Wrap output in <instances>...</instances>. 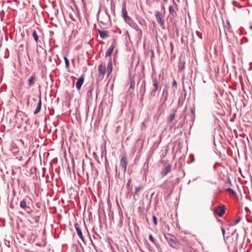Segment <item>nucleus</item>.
<instances>
[{"instance_id":"473e14b6","label":"nucleus","mask_w":252,"mask_h":252,"mask_svg":"<svg viewBox=\"0 0 252 252\" xmlns=\"http://www.w3.org/2000/svg\"><path fill=\"white\" fill-rule=\"evenodd\" d=\"M221 231L223 234V236H224V234H225V230L223 227H221Z\"/></svg>"},{"instance_id":"7c9ffc66","label":"nucleus","mask_w":252,"mask_h":252,"mask_svg":"<svg viewBox=\"0 0 252 252\" xmlns=\"http://www.w3.org/2000/svg\"><path fill=\"white\" fill-rule=\"evenodd\" d=\"M241 220V218L240 217H238L236 219V220H235V222L234 223L235 224H237Z\"/></svg>"},{"instance_id":"79ce46f5","label":"nucleus","mask_w":252,"mask_h":252,"mask_svg":"<svg viewBox=\"0 0 252 252\" xmlns=\"http://www.w3.org/2000/svg\"><path fill=\"white\" fill-rule=\"evenodd\" d=\"M71 19H72V20L75 21V20H74V19H73V17H71Z\"/></svg>"},{"instance_id":"c85d7f7f","label":"nucleus","mask_w":252,"mask_h":252,"mask_svg":"<svg viewBox=\"0 0 252 252\" xmlns=\"http://www.w3.org/2000/svg\"><path fill=\"white\" fill-rule=\"evenodd\" d=\"M93 89H90L87 93L88 96H91L93 92Z\"/></svg>"},{"instance_id":"ea45409f","label":"nucleus","mask_w":252,"mask_h":252,"mask_svg":"<svg viewBox=\"0 0 252 252\" xmlns=\"http://www.w3.org/2000/svg\"><path fill=\"white\" fill-rule=\"evenodd\" d=\"M235 3H237L236 1H233V3L234 5H235Z\"/></svg>"},{"instance_id":"4c0bfd02","label":"nucleus","mask_w":252,"mask_h":252,"mask_svg":"<svg viewBox=\"0 0 252 252\" xmlns=\"http://www.w3.org/2000/svg\"><path fill=\"white\" fill-rule=\"evenodd\" d=\"M161 8L165 10V8L163 5H161Z\"/></svg>"},{"instance_id":"2f4dec72","label":"nucleus","mask_w":252,"mask_h":252,"mask_svg":"<svg viewBox=\"0 0 252 252\" xmlns=\"http://www.w3.org/2000/svg\"><path fill=\"white\" fill-rule=\"evenodd\" d=\"M46 169L44 167L42 168V176L44 177L45 176V172Z\"/></svg>"},{"instance_id":"bb28decb","label":"nucleus","mask_w":252,"mask_h":252,"mask_svg":"<svg viewBox=\"0 0 252 252\" xmlns=\"http://www.w3.org/2000/svg\"><path fill=\"white\" fill-rule=\"evenodd\" d=\"M125 22L128 24H129L130 23H131L132 22V19L131 18L129 17V16H128L125 20Z\"/></svg>"},{"instance_id":"412c9836","label":"nucleus","mask_w":252,"mask_h":252,"mask_svg":"<svg viewBox=\"0 0 252 252\" xmlns=\"http://www.w3.org/2000/svg\"><path fill=\"white\" fill-rule=\"evenodd\" d=\"M141 188H142V187L141 186L136 187L135 189L134 195H135V194H137L138 192H139L140 190H141Z\"/></svg>"},{"instance_id":"f3484780","label":"nucleus","mask_w":252,"mask_h":252,"mask_svg":"<svg viewBox=\"0 0 252 252\" xmlns=\"http://www.w3.org/2000/svg\"><path fill=\"white\" fill-rule=\"evenodd\" d=\"M129 83H130V86H129V90L130 89L133 90L134 86H135V81H134L133 78H130Z\"/></svg>"},{"instance_id":"f704fd0d","label":"nucleus","mask_w":252,"mask_h":252,"mask_svg":"<svg viewBox=\"0 0 252 252\" xmlns=\"http://www.w3.org/2000/svg\"><path fill=\"white\" fill-rule=\"evenodd\" d=\"M173 3L175 4L176 6L177 7V4H176V2L174 0H172Z\"/></svg>"},{"instance_id":"c756f323","label":"nucleus","mask_w":252,"mask_h":252,"mask_svg":"<svg viewBox=\"0 0 252 252\" xmlns=\"http://www.w3.org/2000/svg\"><path fill=\"white\" fill-rule=\"evenodd\" d=\"M172 86L174 87H177V82H176V80L175 79L173 80V81L172 82Z\"/></svg>"},{"instance_id":"39448f33","label":"nucleus","mask_w":252,"mask_h":252,"mask_svg":"<svg viewBox=\"0 0 252 252\" xmlns=\"http://www.w3.org/2000/svg\"><path fill=\"white\" fill-rule=\"evenodd\" d=\"M155 16L158 23L160 26L163 25L164 24V20L162 19L163 16L162 13L158 11H157L155 13Z\"/></svg>"},{"instance_id":"f03ea898","label":"nucleus","mask_w":252,"mask_h":252,"mask_svg":"<svg viewBox=\"0 0 252 252\" xmlns=\"http://www.w3.org/2000/svg\"><path fill=\"white\" fill-rule=\"evenodd\" d=\"M165 239L168 243L170 246L174 247V245H177L179 244L178 242L176 240L174 236L167 234L164 236Z\"/></svg>"},{"instance_id":"4468645a","label":"nucleus","mask_w":252,"mask_h":252,"mask_svg":"<svg viewBox=\"0 0 252 252\" xmlns=\"http://www.w3.org/2000/svg\"><path fill=\"white\" fill-rule=\"evenodd\" d=\"M41 98L40 97V99L38 101L36 108L34 111V114H35V115L37 114L38 112H39V111L41 110Z\"/></svg>"},{"instance_id":"58836bf2","label":"nucleus","mask_w":252,"mask_h":252,"mask_svg":"<svg viewBox=\"0 0 252 252\" xmlns=\"http://www.w3.org/2000/svg\"><path fill=\"white\" fill-rule=\"evenodd\" d=\"M15 174V172L14 171V170H12V175H14Z\"/></svg>"},{"instance_id":"a211bd4d","label":"nucleus","mask_w":252,"mask_h":252,"mask_svg":"<svg viewBox=\"0 0 252 252\" xmlns=\"http://www.w3.org/2000/svg\"><path fill=\"white\" fill-rule=\"evenodd\" d=\"M122 14H123V17L124 16H126V15H127V11H126V5L125 3L123 4Z\"/></svg>"},{"instance_id":"393cba45","label":"nucleus","mask_w":252,"mask_h":252,"mask_svg":"<svg viewBox=\"0 0 252 252\" xmlns=\"http://www.w3.org/2000/svg\"><path fill=\"white\" fill-rule=\"evenodd\" d=\"M149 238L150 241L152 242L153 243H155V239L154 238L152 234H150L149 236Z\"/></svg>"},{"instance_id":"cd10ccee","label":"nucleus","mask_w":252,"mask_h":252,"mask_svg":"<svg viewBox=\"0 0 252 252\" xmlns=\"http://www.w3.org/2000/svg\"><path fill=\"white\" fill-rule=\"evenodd\" d=\"M152 219H153V222H154V224L157 225L158 223L157 217L154 215L152 217Z\"/></svg>"},{"instance_id":"a19ab883","label":"nucleus","mask_w":252,"mask_h":252,"mask_svg":"<svg viewBox=\"0 0 252 252\" xmlns=\"http://www.w3.org/2000/svg\"><path fill=\"white\" fill-rule=\"evenodd\" d=\"M164 2H167L168 0H163Z\"/></svg>"},{"instance_id":"9b49d317","label":"nucleus","mask_w":252,"mask_h":252,"mask_svg":"<svg viewBox=\"0 0 252 252\" xmlns=\"http://www.w3.org/2000/svg\"><path fill=\"white\" fill-rule=\"evenodd\" d=\"M98 32L101 38L102 39H104L109 36V33L107 31L98 30Z\"/></svg>"},{"instance_id":"423d86ee","label":"nucleus","mask_w":252,"mask_h":252,"mask_svg":"<svg viewBox=\"0 0 252 252\" xmlns=\"http://www.w3.org/2000/svg\"><path fill=\"white\" fill-rule=\"evenodd\" d=\"M127 161L126 156H124L120 160V166L122 168L124 172H126Z\"/></svg>"},{"instance_id":"37998d69","label":"nucleus","mask_w":252,"mask_h":252,"mask_svg":"<svg viewBox=\"0 0 252 252\" xmlns=\"http://www.w3.org/2000/svg\"><path fill=\"white\" fill-rule=\"evenodd\" d=\"M145 89H144V91L143 92V94H145Z\"/></svg>"},{"instance_id":"6e6552de","label":"nucleus","mask_w":252,"mask_h":252,"mask_svg":"<svg viewBox=\"0 0 252 252\" xmlns=\"http://www.w3.org/2000/svg\"><path fill=\"white\" fill-rule=\"evenodd\" d=\"M215 213L219 217L222 216L225 212V207L224 205L219 206L215 211Z\"/></svg>"},{"instance_id":"4be33fe9","label":"nucleus","mask_w":252,"mask_h":252,"mask_svg":"<svg viewBox=\"0 0 252 252\" xmlns=\"http://www.w3.org/2000/svg\"><path fill=\"white\" fill-rule=\"evenodd\" d=\"M63 58H64V61H65V66L67 68V67H68V66L69 65V61H68V60L67 59V57L66 56H64Z\"/></svg>"},{"instance_id":"7ed1b4c3","label":"nucleus","mask_w":252,"mask_h":252,"mask_svg":"<svg viewBox=\"0 0 252 252\" xmlns=\"http://www.w3.org/2000/svg\"><path fill=\"white\" fill-rule=\"evenodd\" d=\"M153 87L151 89V91L149 94V97L150 98H152L155 96L156 93L158 89V86L159 84L158 80L156 78H155L153 80Z\"/></svg>"},{"instance_id":"2eb2a0df","label":"nucleus","mask_w":252,"mask_h":252,"mask_svg":"<svg viewBox=\"0 0 252 252\" xmlns=\"http://www.w3.org/2000/svg\"><path fill=\"white\" fill-rule=\"evenodd\" d=\"M169 12L170 14L173 17H175L177 16V13L172 6H170L169 7Z\"/></svg>"},{"instance_id":"c9c22d12","label":"nucleus","mask_w":252,"mask_h":252,"mask_svg":"<svg viewBox=\"0 0 252 252\" xmlns=\"http://www.w3.org/2000/svg\"><path fill=\"white\" fill-rule=\"evenodd\" d=\"M35 221L37 222L38 221V217L35 218Z\"/></svg>"},{"instance_id":"aec40b11","label":"nucleus","mask_w":252,"mask_h":252,"mask_svg":"<svg viewBox=\"0 0 252 252\" xmlns=\"http://www.w3.org/2000/svg\"><path fill=\"white\" fill-rule=\"evenodd\" d=\"M32 36H33V37L34 39L35 40V41L37 42V41L38 40V36L36 32L35 31H34L33 32Z\"/></svg>"},{"instance_id":"6ab92c4d","label":"nucleus","mask_w":252,"mask_h":252,"mask_svg":"<svg viewBox=\"0 0 252 252\" xmlns=\"http://www.w3.org/2000/svg\"><path fill=\"white\" fill-rule=\"evenodd\" d=\"M175 115H176L175 113L171 114L168 118V122L170 123L172 122L174 119Z\"/></svg>"},{"instance_id":"dca6fc26","label":"nucleus","mask_w":252,"mask_h":252,"mask_svg":"<svg viewBox=\"0 0 252 252\" xmlns=\"http://www.w3.org/2000/svg\"><path fill=\"white\" fill-rule=\"evenodd\" d=\"M114 46L113 45H112L109 47V49L107 51V52L105 53V57H106L110 56L112 54V53L113 52V51L114 50Z\"/></svg>"},{"instance_id":"1a4fd4ad","label":"nucleus","mask_w":252,"mask_h":252,"mask_svg":"<svg viewBox=\"0 0 252 252\" xmlns=\"http://www.w3.org/2000/svg\"><path fill=\"white\" fill-rule=\"evenodd\" d=\"M36 81V78L35 74H33L30 77L28 80V85L29 87L33 86Z\"/></svg>"},{"instance_id":"a878e982","label":"nucleus","mask_w":252,"mask_h":252,"mask_svg":"<svg viewBox=\"0 0 252 252\" xmlns=\"http://www.w3.org/2000/svg\"><path fill=\"white\" fill-rule=\"evenodd\" d=\"M131 183V179L129 178L127 181V183L126 186L128 190L129 189V188H130Z\"/></svg>"},{"instance_id":"e433bc0d","label":"nucleus","mask_w":252,"mask_h":252,"mask_svg":"<svg viewBox=\"0 0 252 252\" xmlns=\"http://www.w3.org/2000/svg\"><path fill=\"white\" fill-rule=\"evenodd\" d=\"M128 16L127 15H126V16H124V20H125V19H126Z\"/></svg>"},{"instance_id":"f8f14e48","label":"nucleus","mask_w":252,"mask_h":252,"mask_svg":"<svg viewBox=\"0 0 252 252\" xmlns=\"http://www.w3.org/2000/svg\"><path fill=\"white\" fill-rule=\"evenodd\" d=\"M76 232L77 234L78 235L79 238L82 240V241L84 242V238L82 233L81 229L79 228L77 224H75L74 225Z\"/></svg>"},{"instance_id":"0eeeda50","label":"nucleus","mask_w":252,"mask_h":252,"mask_svg":"<svg viewBox=\"0 0 252 252\" xmlns=\"http://www.w3.org/2000/svg\"><path fill=\"white\" fill-rule=\"evenodd\" d=\"M84 77L83 76H81L77 79V82H76V88L78 91H80L81 88L84 83Z\"/></svg>"},{"instance_id":"ddd939ff","label":"nucleus","mask_w":252,"mask_h":252,"mask_svg":"<svg viewBox=\"0 0 252 252\" xmlns=\"http://www.w3.org/2000/svg\"><path fill=\"white\" fill-rule=\"evenodd\" d=\"M106 70L107 73V76H108L111 74L112 70V63L111 60H109Z\"/></svg>"},{"instance_id":"9d476101","label":"nucleus","mask_w":252,"mask_h":252,"mask_svg":"<svg viewBox=\"0 0 252 252\" xmlns=\"http://www.w3.org/2000/svg\"><path fill=\"white\" fill-rule=\"evenodd\" d=\"M171 170V165L170 164L165 166L161 171L160 174L162 176H165L169 173Z\"/></svg>"},{"instance_id":"c03bdc74","label":"nucleus","mask_w":252,"mask_h":252,"mask_svg":"<svg viewBox=\"0 0 252 252\" xmlns=\"http://www.w3.org/2000/svg\"><path fill=\"white\" fill-rule=\"evenodd\" d=\"M196 33H197V34H199V33H198V32H196Z\"/></svg>"},{"instance_id":"72a5a7b5","label":"nucleus","mask_w":252,"mask_h":252,"mask_svg":"<svg viewBox=\"0 0 252 252\" xmlns=\"http://www.w3.org/2000/svg\"><path fill=\"white\" fill-rule=\"evenodd\" d=\"M190 111H191V113L193 115H194V110H193V109L192 108H191V109H190Z\"/></svg>"},{"instance_id":"b1692460","label":"nucleus","mask_w":252,"mask_h":252,"mask_svg":"<svg viewBox=\"0 0 252 252\" xmlns=\"http://www.w3.org/2000/svg\"><path fill=\"white\" fill-rule=\"evenodd\" d=\"M181 240L183 242H185L186 244H188L189 243L188 239L185 236H182L181 237Z\"/></svg>"},{"instance_id":"5701e85b","label":"nucleus","mask_w":252,"mask_h":252,"mask_svg":"<svg viewBox=\"0 0 252 252\" xmlns=\"http://www.w3.org/2000/svg\"><path fill=\"white\" fill-rule=\"evenodd\" d=\"M226 190L229 192L230 193L232 194V195H236V192L231 188H227L226 189Z\"/></svg>"},{"instance_id":"20e7f679","label":"nucleus","mask_w":252,"mask_h":252,"mask_svg":"<svg viewBox=\"0 0 252 252\" xmlns=\"http://www.w3.org/2000/svg\"><path fill=\"white\" fill-rule=\"evenodd\" d=\"M98 69L99 76L103 78L106 71L105 64L102 63H101L98 66Z\"/></svg>"},{"instance_id":"f257e3e1","label":"nucleus","mask_w":252,"mask_h":252,"mask_svg":"<svg viewBox=\"0 0 252 252\" xmlns=\"http://www.w3.org/2000/svg\"><path fill=\"white\" fill-rule=\"evenodd\" d=\"M31 202H32V200L31 197L27 196L20 202V208L29 214L33 212L32 208L30 205Z\"/></svg>"}]
</instances>
